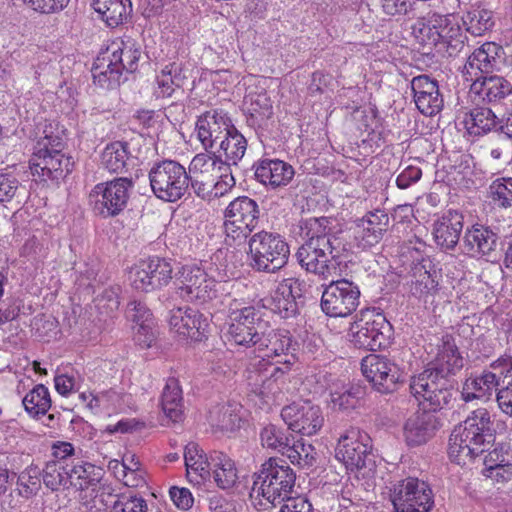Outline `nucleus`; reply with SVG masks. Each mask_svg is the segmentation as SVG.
I'll return each mask as SVG.
<instances>
[{"label":"nucleus","mask_w":512,"mask_h":512,"mask_svg":"<svg viewBox=\"0 0 512 512\" xmlns=\"http://www.w3.org/2000/svg\"><path fill=\"white\" fill-rule=\"evenodd\" d=\"M333 220L311 217L304 220L301 230L306 241L299 247L296 258L307 272L328 279L337 274L339 257L344 250L341 239L333 232Z\"/></svg>","instance_id":"obj_1"},{"label":"nucleus","mask_w":512,"mask_h":512,"mask_svg":"<svg viewBox=\"0 0 512 512\" xmlns=\"http://www.w3.org/2000/svg\"><path fill=\"white\" fill-rule=\"evenodd\" d=\"M296 342L286 330H264L254 351L258 360L251 366L259 373L269 372L262 380V393L276 394L285 383V375L296 362Z\"/></svg>","instance_id":"obj_2"},{"label":"nucleus","mask_w":512,"mask_h":512,"mask_svg":"<svg viewBox=\"0 0 512 512\" xmlns=\"http://www.w3.org/2000/svg\"><path fill=\"white\" fill-rule=\"evenodd\" d=\"M495 441L490 413L485 408L474 410L456 426L449 438L448 454L452 462L464 466Z\"/></svg>","instance_id":"obj_3"},{"label":"nucleus","mask_w":512,"mask_h":512,"mask_svg":"<svg viewBox=\"0 0 512 512\" xmlns=\"http://www.w3.org/2000/svg\"><path fill=\"white\" fill-rule=\"evenodd\" d=\"M65 143L59 136L45 135L36 146L30 160L33 176L39 181L59 183L72 172L74 162L63 153Z\"/></svg>","instance_id":"obj_4"},{"label":"nucleus","mask_w":512,"mask_h":512,"mask_svg":"<svg viewBox=\"0 0 512 512\" xmlns=\"http://www.w3.org/2000/svg\"><path fill=\"white\" fill-rule=\"evenodd\" d=\"M295 480L294 471L285 461L269 458L254 474L251 496L262 497L276 506L292 492Z\"/></svg>","instance_id":"obj_5"},{"label":"nucleus","mask_w":512,"mask_h":512,"mask_svg":"<svg viewBox=\"0 0 512 512\" xmlns=\"http://www.w3.org/2000/svg\"><path fill=\"white\" fill-rule=\"evenodd\" d=\"M112 53L108 60L97 58L92 67L94 82L101 87H113L119 84L123 71L132 73L138 68L141 56L140 45L127 38L112 44Z\"/></svg>","instance_id":"obj_6"},{"label":"nucleus","mask_w":512,"mask_h":512,"mask_svg":"<svg viewBox=\"0 0 512 512\" xmlns=\"http://www.w3.org/2000/svg\"><path fill=\"white\" fill-rule=\"evenodd\" d=\"M228 335L236 345L244 347H256L264 330L269 328L264 320V312L261 308L247 306L243 300L229 299Z\"/></svg>","instance_id":"obj_7"},{"label":"nucleus","mask_w":512,"mask_h":512,"mask_svg":"<svg viewBox=\"0 0 512 512\" xmlns=\"http://www.w3.org/2000/svg\"><path fill=\"white\" fill-rule=\"evenodd\" d=\"M249 254L253 270L276 273L287 264L290 249L280 234L263 230L250 237Z\"/></svg>","instance_id":"obj_8"},{"label":"nucleus","mask_w":512,"mask_h":512,"mask_svg":"<svg viewBox=\"0 0 512 512\" xmlns=\"http://www.w3.org/2000/svg\"><path fill=\"white\" fill-rule=\"evenodd\" d=\"M150 187L160 200L174 203L189 191L188 173L175 160L165 159L153 164L149 171Z\"/></svg>","instance_id":"obj_9"},{"label":"nucleus","mask_w":512,"mask_h":512,"mask_svg":"<svg viewBox=\"0 0 512 512\" xmlns=\"http://www.w3.org/2000/svg\"><path fill=\"white\" fill-rule=\"evenodd\" d=\"M260 216L258 203L240 196L229 203L224 211L225 242L228 245L241 244L256 228Z\"/></svg>","instance_id":"obj_10"},{"label":"nucleus","mask_w":512,"mask_h":512,"mask_svg":"<svg viewBox=\"0 0 512 512\" xmlns=\"http://www.w3.org/2000/svg\"><path fill=\"white\" fill-rule=\"evenodd\" d=\"M391 330L383 314L365 310L351 324V342L355 347L376 351L389 344Z\"/></svg>","instance_id":"obj_11"},{"label":"nucleus","mask_w":512,"mask_h":512,"mask_svg":"<svg viewBox=\"0 0 512 512\" xmlns=\"http://www.w3.org/2000/svg\"><path fill=\"white\" fill-rule=\"evenodd\" d=\"M410 392L424 409L438 411L447 406L453 398L449 379L442 378L433 370L425 369L411 378Z\"/></svg>","instance_id":"obj_12"},{"label":"nucleus","mask_w":512,"mask_h":512,"mask_svg":"<svg viewBox=\"0 0 512 512\" xmlns=\"http://www.w3.org/2000/svg\"><path fill=\"white\" fill-rule=\"evenodd\" d=\"M390 498L394 512H429L434 505L429 485L415 477H408L394 484Z\"/></svg>","instance_id":"obj_13"},{"label":"nucleus","mask_w":512,"mask_h":512,"mask_svg":"<svg viewBox=\"0 0 512 512\" xmlns=\"http://www.w3.org/2000/svg\"><path fill=\"white\" fill-rule=\"evenodd\" d=\"M371 438L359 428L350 427L338 440L335 456L350 470H360L374 464Z\"/></svg>","instance_id":"obj_14"},{"label":"nucleus","mask_w":512,"mask_h":512,"mask_svg":"<svg viewBox=\"0 0 512 512\" xmlns=\"http://www.w3.org/2000/svg\"><path fill=\"white\" fill-rule=\"evenodd\" d=\"M360 289L348 279L331 281L322 293L321 309L329 317H347L358 307Z\"/></svg>","instance_id":"obj_15"},{"label":"nucleus","mask_w":512,"mask_h":512,"mask_svg":"<svg viewBox=\"0 0 512 512\" xmlns=\"http://www.w3.org/2000/svg\"><path fill=\"white\" fill-rule=\"evenodd\" d=\"M134 182L128 177H119L95 186L91 196H95L94 210L101 216L114 217L127 206Z\"/></svg>","instance_id":"obj_16"},{"label":"nucleus","mask_w":512,"mask_h":512,"mask_svg":"<svg viewBox=\"0 0 512 512\" xmlns=\"http://www.w3.org/2000/svg\"><path fill=\"white\" fill-rule=\"evenodd\" d=\"M177 293L182 299L205 303L217 295V282L197 266H184L176 277Z\"/></svg>","instance_id":"obj_17"},{"label":"nucleus","mask_w":512,"mask_h":512,"mask_svg":"<svg viewBox=\"0 0 512 512\" xmlns=\"http://www.w3.org/2000/svg\"><path fill=\"white\" fill-rule=\"evenodd\" d=\"M227 167L222 164L221 156L216 153H199L195 155L189 165V188L201 199H211L213 193V180L215 173Z\"/></svg>","instance_id":"obj_18"},{"label":"nucleus","mask_w":512,"mask_h":512,"mask_svg":"<svg viewBox=\"0 0 512 512\" xmlns=\"http://www.w3.org/2000/svg\"><path fill=\"white\" fill-rule=\"evenodd\" d=\"M172 266L159 257L141 260L130 271V281L134 289L151 292L166 286L172 279Z\"/></svg>","instance_id":"obj_19"},{"label":"nucleus","mask_w":512,"mask_h":512,"mask_svg":"<svg viewBox=\"0 0 512 512\" xmlns=\"http://www.w3.org/2000/svg\"><path fill=\"white\" fill-rule=\"evenodd\" d=\"M361 370L377 392L390 394L397 389L400 372L397 365L386 356L367 355L361 361Z\"/></svg>","instance_id":"obj_20"},{"label":"nucleus","mask_w":512,"mask_h":512,"mask_svg":"<svg viewBox=\"0 0 512 512\" xmlns=\"http://www.w3.org/2000/svg\"><path fill=\"white\" fill-rule=\"evenodd\" d=\"M281 417L290 430L305 436L316 434L324 423L321 408L308 401L284 407Z\"/></svg>","instance_id":"obj_21"},{"label":"nucleus","mask_w":512,"mask_h":512,"mask_svg":"<svg viewBox=\"0 0 512 512\" xmlns=\"http://www.w3.org/2000/svg\"><path fill=\"white\" fill-rule=\"evenodd\" d=\"M234 127L228 113L222 109H212L201 114L196 121L197 137L208 152Z\"/></svg>","instance_id":"obj_22"},{"label":"nucleus","mask_w":512,"mask_h":512,"mask_svg":"<svg viewBox=\"0 0 512 512\" xmlns=\"http://www.w3.org/2000/svg\"><path fill=\"white\" fill-rule=\"evenodd\" d=\"M411 89L415 105L424 116H435L444 106L438 82L426 74L413 77Z\"/></svg>","instance_id":"obj_23"},{"label":"nucleus","mask_w":512,"mask_h":512,"mask_svg":"<svg viewBox=\"0 0 512 512\" xmlns=\"http://www.w3.org/2000/svg\"><path fill=\"white\" fill-rule=\"evenodd\" d=\"M503 54V48L494 42H486L475 49L468 57L463 75L467 81L488 76L497 67L498 59Z\"/></svg>","instance_id":"obj_24"},{"label":"nucleus","mask_w":512,"mask_h":512,"mask_svg":"<svg viewBox=\"0 0 512 512\" xmlns=\"http://www.w3.org/2000/svg\"><path fill=\"white\" fill-rule=\"evenodd\" d=\"M169 323L176 333L194 341H202L209 327L208 319L193 308L172 310Z\"/></svg>","instance_id":"obj_25"},{"label":"nucleus","mask_w":512,"mask_h":512,"mask_svg":"<svg viewBox=\"0 0 512 512\" xmlns=\"http://www.w3.org/2000/svg\"><path fill=\"white\" fill-rule=\"evenodd\" d=\"M464 366V359L456 345L455 338L450 334L442 336L437 345V354L428 369L433 370L442 378L448 379L456 375Z\"/></svg>","instance_id":"obj_26"},{"label":"nucleus","mask_w":512,"mask_h":512,"mask_svg":"<svg viewBox=\"0 0 512 512\" xmlns=\"http://www.w3.org/2000/svg\"><path fill=\"white\" fill-rule=\"evenodd\" d=\"M255 178L272 189L287 186L294 177V168L279 159H261L254 164Z\"/></svg>","instance_id":"obj_27"},{"label":"nucleus","mask_w":512,"mask_h":512,"mask_svg":"<svg viewBox=\"0 0 512 512\" xmlns=\"http://www.w3.org/2000/svg\"><path fill=\"white\" fill-rule=\"evenodd\" d=\"M438 428V419L430 411L415 413L404 424L405 441L411 447L423 445L435 435Z\"/></svg>","instance_id":"obj_28"},{"label":"nucleus","mask_w":512,"mask_h":512,"mask_svg":"<svg viewBox=\"0 0 512 512\" xmlns=\"http://www.w3.org/2000/svg\"><path fill=\"white\" fill-rule=\"evenodd\" d=\"M439 50H445L449 56H456L466 46L467 36L453 14H440Z\"/></svg>","instance_id":"obj_29"},{"label":"nucleus","mask_w":512,"mask_h":512,"mask_svg":"<svg viewBox=\"0 0 512 512\" xmlns=\"http://www.w3.org/2000/svg\"><path fill=\"white\" fill-rule=\"evenodd\" d=\"M498 240V234L490 227L474 225L465 232L463 244L468 254L483 257L495 252Z\"/></svg>","instance_id":"obj_30"},{"label":"nucleus","mask_w":512,"mask_h":512,"mask_svg":"<svg viewBox=\"0 0 512 512\" xmlns=\"http://www.w3.org/2000/svg\"><path fill=\"white\" fill-rule=\"evenodd\" d=\"M462 229V214L457 211H449L434 224V239L443 250H453L459 242Z\"/></svg>","instance_id":"obj_31"},{"label":"nucleus","mask_w":512,"mask_h":512,"mask_svg":"<svg viewBox=\"0 0 512 512\" xmlns=\"http://www.w3.org/2000/svg\"><path fill=\"white\" fill-rule=\"evenodd\" d=\"M470 91L486 103H497L512 93V85L505 78L497 75L476 78Z\"/></svg>","instance_id":"obj_32"},{"label":"nucleus","mask_w":512,"mask_h":512,"mask_svg":"<svg viewBox=\"0 0 512 512\" xmlns=\"http://www.w3.org/2000/svg\"><path fill=\"white\" fill-rule=\"evenodd\" d=\"M498 386L497 376L493 372L485 370L480 375L471 376L464 381L461 398L465 402L489 398Z\"/></svg>","instance_id":"obj_33"},{"label":"nucleus","mask_w":512,"mask_h":512,"mask_svg":"<svg viewBox=\"0 0 512 512\" xmlns=\"http://www.w3.org/2000/svg\"><path fill=\"white\" fill-rule=\"evenodd\" d=\"M186 476L192 483L200 484L210 476L211 459L209 460L196 443H188L184 450Z\"/></svg>","instance_id":"obj_34"},{"label":"nucleus","mask_w":512,"mask_h":512,"mask_svg":"<svg viewBox=\"0 0 512 512\" xmlns=\"http://www.w3.org/2000/svg\"><path fill=\"white\" fill-rule=\"evenodd\" d=\"M247 150L246 138L234 126L232 130L226 132V136L219 144V154L221 156L222 164L227 169L231 166H237L239 161L244 157Z\"/></svg>","instance_id":"obj_35"},{"label":"nucleus","mask_w":512,"mask_h":512,"mask_svg":"<svg viewBox=\"0 0 512 512\" xmlns=\"http://www.w3.org/2000/svg\"><path fill=\"white\" fill-rule=\"evenodd\" d=\"M439 13H429L420 17L411 25V35L421 46L428 49L437 48L439 45Z\"/></svg>","instance_id":"obj_36"},{"label":"nucleus","mask_w":512,"mask_h":512,"mask_svg":"<svg viewBox=\"0 0 512 512\" xmlns=\"http://www.w3.org/2000/svg\"><path fill=\"white\" fill-rule=\"evenodd\" d=\"M69 486L78 490H86L95 486L101 480L103 471L91 463L82 460H72L68 463Z\"/></svg>","instance_id":"obj_37"},{"label":"nucleus","mask_w":512,"mask_h":512,"mask_svg":"<svg viewBox=\"0 0 512 512\" xmlns=\"http://www.w3.org/2000/svg\"><path fill=\"white\" fill-rule=\"evenodd\" d=\"M94 10L110 27H117L127 19L132 11L130 0H94Z\"/></svg>","instance_id":"obj_38"},{"label":"nucleus","mask_w":512,"mask_h":512,"mask_svg":"<svg viewBox=\"0 0 512 512\" xmlns=\"http://www.w3.org/2000/svg\"><path fill=\"white\" fill-rule=\"evenodd\" d=\"M161 406L164 414L172 422H179L183 417V397L179 381L168 378L161 396Z\"/></svg>","instance_id":"obj_39"},{"label":"nucleus","mask_w":512,"mask_h":512,"mask_svg":"<svg viewBox=\"0 0 512 512\" xmlns=\"http://www.w3.org/2000/svg\"><path fill=\"white\" fill-rule=\"evenodd\" d=\"M129 143L114 141L106 145L101 154V164L112 173H123L130 159Z\"/></svg>","instance_id":"obj_40"},{"label":"nucleus","mask_w":512,"mask_h":512,"mask_svg":"<svg viewBox=\"0 0 512 512\" xmlns=\"http://www.w3.org/2000/svg\"><path fill=\"white\" fill-rule=\"evenodd\" d=\"M211 463L217 486L222 489L233 487L238 478L234 461L221 452H215L211 455Z\"/></svg>","instance_id":"obj_41"},{"label":"nucleus","mask_w":512,"mask_h":512,"mask_svg":"<svg viewBox=\"0 0 512 512\" xmlns=\"http://www.w3.org/2000/svg\"><path fill=\"white\" fill-rule=\"evenodd\" d=\"M462 22L466 32L473 36L484 35L494 25L492 12L481 7L472 8L467 11L462 16Z\"/></svg>","instance_id":"obj_42"},{"label":"nucleus","mask_w":512,"mask_h":512,"mask_svg":"<svg viewBox=\"0 0 512 512\" xmlns=\"http://www.w3.org/2000/svg\"><path fill=\"white\" fill-rule=\"evenodd\" d=\"M26 412L36 418L45 415L51 407L48 388L43 384L36 385L22 400Z\"/></svg>","instance_id":"obj_43"},{"label":"nucleus","mask_w":512,"mask_h":512,"mask_svg":"<svg viewBox=\"0 0 512 512\" xmlns=\"http://www.w3.org/2000/svg\"><path fill=\"white\" fill-rule=\"evenodd\" d=\"M260 438L264 447L278 451L285 456L294 441V437H290L284 430L272 424L262 429Z\"/></svg>","instance_id":"obj_44"},{"label":"nucleus","mask_w":512,"mask_h":512,"mask_svg":"<svg viewBox=\"0 0 512 512\" xmlns=\"http://www.w3.org/2000/svg\"><path fill=\"white\" fill-rule=\"evenodd\" d=\"M68 462L49 461L43 469V482L45 486L53 491L58 490L60 486H69Z\"/></svg>","instance_id":"obj_45"},{"label":"nucleus","mask_w":512,"mask_h":512,"mask_svg":"<svg viewBox=\"0 0 512 512\" xmlns=\"http://www.w3.org/2000/svg\"><path fill=\"white\" fill-rule=\"evenodd\" d=\"M286 456L292 464L302 468H310L316 463V452L311 444H305L302 440L292 441Z\"/></svg>","instance_id":"obj_46"},{"label":"nucleus","mask_w":512,"mask_h":512,"mask_svg":"<svg viewBox=\"0 0 512 512\" xmlns=\"http://www.w3.org/2000/svg\"><path fill=\"white\" fill-rule=\"evenodd\" d=\"M488 197L500 208L512 207V178H498L488 189Z\"/></svg>","instance_id":"obj_47"},{"label":"nucleus","mask_w":512,"mask_h":512,"mask_svg":"<svg viewBox=\"0 0 512 512\" xmlns=\"http://www.w3.org/2000/svg\"><path fill=\"white\" fill-rule=\"evenodd\" d=\"M240 418L231 406L218 405L209 411V422L212 426L221 430H233Z\"/></svg>","instance_id":"obj_48"},{"label":"nucleus","mask_w":512,"mask_h":512,"mask_svg":"<svg viewBox=\"0 0 512 512\" xmlns=\"http://www.w3.org/2000/svg\"><path fill=\"white\" fill-rule=\"evenodd\" d=\"M414 277L416 278L412 284L414 295L424 298L436 292L438 283L424 265L415 266Z\"/></svg>","instance_id":"obj_49"},{"label":"nucleus","mask_w":512,"mask_h":512,"mask_svg":"<svg viewBox=\"0 0 512 512\" xmlns=\"http://www.w3.org/2000/svg\"><path fill=\"white\" fill-rule=\"evenodd\" d=\"M472 127L476 130L474 133H488L492 130L497 131L498 117L490 108L479 107L470 112Z\"/></svg>","instance_id":"obj_50"},{"label":"nucleus","mask_w":512,"mask_h":512,"mask_svg":"<svg viewBox=\"0 0 512 512\" xmlns=\"http://www.w3.org/2000/svg\"><path fill=\"white\" fill-rule=\"evenodd\" d=\"M39 475V469L33 465L28 466L19 474L17 484L21 487L20 496L28 499L38 493L41 488Z\"/></svg>","instance_id":"obj_51"},{"label":"nucleus","mask_w":512,"mask_h":512,"mask_svg":"<svg viewBox=\"0 0 512 512\" xmlns=\"http://www.w3.org/2000/svg\"><path fill=\"white\" fill-rule=\"evenodd\" d=\"M497 389L496 401L500 410L512 416V368L508 369Z\"/></svg>","instance_id":"obj_52"},{"label":"nucleus","mask_w":512,"mask_h":512,"mask_svg":"<svg viewBox=\"0 0 512 512\" xmlns=\"http://www.w3.org/2000/svg\"><path fill=\"white\" fill-rule=\"evenodd\" d=\"M110 512H147V503L136 495H117Z\"/></svg>","instance_id":"obj_53"},{"label":"nucleus","mask_w":512,"mask_h":512,"mask_svg":"<svg viewBox=\"0 0 512 512\" xmlns=\"http://www.w3.org/2000/svg\"><path fill=\"white\" fill-rule=\"evenodd\" d=\"M383 231L357 223L354 233L357 245L362 249H368L378 244L383 236Z\"/></svg>","instance_id":"obj_54"},{"label":"nucleus","mask_w":512,"mask_h":512,"mask_svg":"<svg viewBox=\"0 0 512 512\" xmlns=\"http://www.w3.org/2000/svg\"><path fill=\"white\" fill-rule=\"evenodd\" d=\"M510 464H512V449L509 445H499L484 457V468H499Z\"/></svg>","instance_id":"obj_55"},{"label":"nucleus","mask_w":512,"mask_h":512,"mask_svg":"<svg viewBox=\"0 0 512 512\" xmlns=\"http://www.w3.org/2000/svg\"><path fill=\"white\" fill-rule=\"evenodd\" d=\"M272 295L296 301L302 296V283L294 277L285 278L278 283Z\"/></svg>","instance_id":"obj_56"},{"label":"nucleus","mask_w":512,"mask_h":512,"mask_svg":"<svg viewBox=\"0 0 512 512\" xmlns=\"http://www.w3.org/2000/svg\"><path fill=\"white\" fill-rule=\"evenodd\" d=\"M22 188L15 175L12 173H0V203L11 201Z\"/></svg>","instance_id":"obj_57"},{"label":"nucleus","mask_w":512,"mask_h":512,"mask_svg":"<svg viewBox=\"0 0 512 512\" xmlns=\"http://www.w3.org/2000/svg\"><path fill=\"white\" fill-rule=\"evenodd\" d=\"M269 308L280 315L281 318H290L298 313V303L293 299H281L278 296L271 295L266 299Z\"/></svg>","instance_id":"obj_58"},{"label":"nucleus","mask_w":512,"mask_h":512,"mask_svg":"<svg viewBox=\"0 0 512 512\" xmlns=\"http://www.w3.org/2000/svg\"><path fill=\"white\" fill-rule=\"evenodd\" d=\"M358 402L357 393L353 389L331 392V404L333 409L349 410Z\"/></svg>","instance_id":"obj_59"},{"label":"nucleus","mask_w":512,"mask_h":512,"mask_svg":"<svg viewBox=\"0 0 512 512\" xmlns=\"http://www.w3.org/2000/svg\"><path fill=\"white\" fill-rule=\"evenodd\" d=\"M152 312L140 301H130L126 309V317L134 324L153 321Z\"/></svg>","instance_id":"obj_60"},{"label":"nucleus","mask_w":512,"mask_h":512,"mask_svg":"<svg viewBox=\"0 0 512 512\" xmlns=\"http://www.w3.org/2000/svg\"><path fill=\"white\" fill-rule=\"evenodd\" d=\"M235 186V179L232 175L231 168L229 170H222L215 173V180H213V193L211 198L220 197L226 194Z\"/></svg>","instance_id":"obj_61"},{"label":"nucleus","mask_w":512,"mask_h":512,"mask_svg":"<svg viewBox=\"0 0 512 512\" xmlns=\"http://www.w3.org/2000/svg\"><path fill=\"white\" fill-rule=\"evenodd\" d=\"M279 512H314L311 502L305 496L291 497L283 499Z\"/></svg>","instance_id":"obj_62"},{"label":"nucleus","mask_w":512,"mask_h":512,"mask_svg":"<svg viewBox=\"0 0 512 512\" xmlns=\"http://www.w3.org/2000/svg\"><path fill=\"white\" fill-rule=\"evenodd\" d=\"M134 329V340L137 345L142 348L151 347L155 340L153 332V321L135 324Z\"/></svg>","instance_id":"obj_63"},{"label":"nucleus","mask_w":512,"mask_h":512,"mask_svg":"<svg viewBox=\"0 0 512 512\" xmlns=\"http://www.w3.org/2000/svg\"><path fill=\"white\" fill-rule=\"evenodd\" d=\"M357 223L386 232L389 227V216L383 210H375L372 212H368Z\"/></svg>","instance_id":"obj_64"}]
</instances>
